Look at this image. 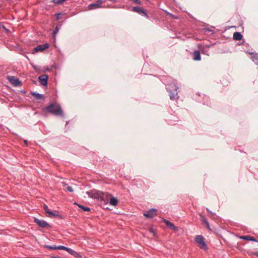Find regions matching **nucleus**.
Returning <instances> with one entry per match:
<instances>
[{
  "label": "nucleus",
  "mask_w": 258,
  "mask_h": 258,
  "mask_svg": "<svg viewBox=\"0 0 258 258\" xmlns=\"http://www.w3.org/2000/svg\"><path fill=\"white\" fill-rule=\"evenodd\" d=\"M241 239L252 241H257L256 239L251 236L246 235V236H242L240 237Z\"/></svg>",
  "instance_id": "nucleus-22"
},
{
  "label": "nucleus",
  "mask_w": 258,
  "mask_h": 258,
  "mask_svg": "<svg viewBox=\"0 0 258 258\" xmlns=\"http://www.w3.org/2000/svg\"><path fill=\"white\" fill-rule=\"evenodd\" d=\"M57 249L64 250L67 251V250H68V247L63 245H59L57 246Z\"/></svg>",
  "instance_id": "nucleus-29"
},
{
  "label": "nucleus",
  "mask_w": 258,
  "mask_h": 258,
  "mask_svg": "<svg viewBox=\"0 0 258 258\" xmlns=\"http://www.w3.org/2000/svg\"><path fill=\"white\" fill-rule=\"evenodd\" d=\"M157 215V210L155 208H152L143 214L144 217L149 219H152Z\"/></svg>",
  "instance_id": "nucleus-8"
},
{
  "label": "nucleus",
  "mask_w": 258,
  "mask_h": 258,
  "mask_svg": "<svg viewBox=\"0 0 258 258\" xmlns=\"http://www.w3.org/2000/svg\"><path fill=\"white\" fill-rule=\"evenodd\" d=\"M60 15H61V13H56L55 14V16L56 17V20H59L60 19Z\"/></svg>",
  "instance_id": "nucleus-32"
},
{
  "label": "nucleus",
  "mask_w": 258,
  "mask_h": 258,
  "mask_svg": "<svg viewBox=\"0 0 258 258\" xmlns=\"http://www.w3.org/2000/svg\"><path fill=\"white\" fill-rule=\"evenodd\" d=\"M67 251H68L69 253L75 255V254L77 253V252L75 251L74 250L68 247V250H67Z\"/></svg>",
  "instance_id": "nucleus-28"
},
{
  "label": "nucleus",
  "mask_w": 258,
  "mask_h": 258,
  "mask_svg": "<svg viewBox=\"0 0 258 258\" xmlns=\"http://www.w3.org/2000/svg\"><path fill=\"white\" fill-rule=\"evenodd\" d=\"M136 4L141 5L142 4L140 0H132Z\"/></svg>",
  "instance_id": "nucleus-33"
},
{
  "label": "nucleus",
  "mask_w": 258,
  "mask_h": 258,
  "mask_svg": "<svg viewBox=\"0 0 258 258\" xmlns=\"http://www.w3.org/2000/svg\"><path fill=\"white\" fill-rule=\"evenodd\" d=\"M169 36L170 37L172 38H175L177 37V30L175 28H173V29L172 28L169 29Z\"/></svg>",
  "instance_id": "nucleus-16"
},
{
  "label": "nucleus",
  "mask_w": 258,
  "mask_h": 258,
  "mask_svg": "<svg viewBox=\"0 0 258 258\" xmlns=\"http://www.w3.org/2000/svg\"><path fill=\"white\" fill-rule=\"evenodd\" d=\"M102 4V1L101 0H98L96 3H92L89 5L88 8L90 10L94 9L96 8H99L100 6Z\"/></svg>",
  "instance_id": "nucleus-14"
},
{
  "label": "nucleus",
  "mask_w": 258,
  "mask_h": 258,
  "mask_svg": "<svg viewBox=\"0 0 258 258\" xmlns=\"http://www.w3.org/2000/svg\"><path fill=\"white\" fill-rule=\"evenodd\" d=\"M33 220L34 222L41 228H46L47 229H50L52 228V226L44 220H40L36 217L34 218Z\"/></svg>",
  "instance_id": "nucleus-5"
},
{
  "label": "nucleus",
  "mask_w": 258,
  "mask_h": 258,
  "mask_svg": "<svg viewBox=\"0 0 258 258\" xmlns=\"http://www.w3.org/2000/svg\"><path fill=\"white\" fill-rule=\"evenodd\" d=\"M201 50H202V51H203V53H204V50H203V49H202V48H201Z\"/></svg>",
  "instance_id": "nucleus-38"
},
{
  "label": "nucleus",
  "mask_w": 258,
  "mask_h": 258,
  "mask_svg": "<svg viewBox=\"0 0 258 258\" xmlns=\"http://www.w3.org/2000/svg\"><path fill=\"white\" fill-rule=\"evenodd\" d=\"M195 241L200 248L204 250L207 249V245L205 242L204 236L201 235H197L195 238Z\"/></svg>",
  "instance_id": "nucleus-4"
},
{
  "label": "nucleus",
  "mask_w": 258,
  "mask_h": 258,
  "mask_svg": "<svg viewBox=\"0 0 258 258\" xmlns=\"http://www.w3.org/2000/svg\"><path fill=\"white\" fill-rule=\"evenodd\" d=\"M193 59L196 61H199L201 60V53L199 50H196L194 51L193 54Z\"/></svg>",
  "instance_id": "nucleus-15"
},
{
  "label": "nucleus",
  "mask_w": 258,
  "mask_h": 258,
  "mask_svg": "<svg viewBox=\"0 0 258 258\" xmlns=\"http://www.w3.org/2000/svg\"><path fill=\"white\" fill-rule=\"evenodd\" d=\"M8 80L10 83L14 87H19L22 85L21 82L15 76H9Z\"/></svg>",
  "instance_id": "nucleus-9"
},
{
  "label": "nucleus",
  "mask_w": 258,
  "mask_h": 258,
  "mask_svg": "<svg viewBox=\"0 0 258 258\" xmlns=\"http://www.w3.org/2000/svg\"><path fill=\"white\" fill-rule=\"evenodd\" d=\"M103 192L96 190H91L87 191L86 194L88 196L92 199L99 200Z\"/></svg>",
  "instance_id": "nucleus-7"
},
{
  "label": "nucleus",
  "mask_w": 258,
  "mask_h": 258,
  "mask_svg": "<svg viewBox=\"0 0 258 258\" xmlns=\"http://www.w3.org/2000/svg\"><path fill=\"white\" fill-rule=\"evenodd\" d=\"M67 190L69 192H72L74 191V189H73V187L70 186H68L67 187Z\"/></svg>",
  "instance_id": "nucleus-31"
},
{
  "label": "nucleus",
  "mask_w": 258,
  "mask_h": 258,
  "mask_svg": "<svg viewBox=\"0 0 258 258\" xmlns=\"http://www.w3.org/2000/svg\"><path fill=\"white\" fill-rule=\"evenodd\" d=\"M44 112L51 113L55 116H63V111L58 103H51L49 105L42 108Z\"/></svg>",
  "instance_id": "nucleus-1"
},
{
  "label": "nucleus",
  "mask_w": 258,
  "mask_h": 258,
  "mask_svg": "<svg viewBox=\"0 0 258 258\" xmlns=\"http://www.w3.org/2000/svg\"><path fill=\"white\" fill-rule=\"evenodd\" d=\"M48 215L50 217H58L60 219H64V217L61 215H59L58 211L57 210H55L53 212L51 211Z\"/></svg>",
  "instance_id": "nucleus-13"
},
{
  "label": "nucleus",
  "mask_w": 258,
  "mask_h": 258,
  "mask_svg": "<svg viewBox=\"0 0 258 258\" xmlns=\"http://www.w3.org/2000/svg\"><path fill=\"white\" fill-rule=\"evenodd\" d=\"M204 30V32L205 33H207V32H211V33H212V34H213V33H214V30H211V29H209V28H205V29H204V30Z\"/></svg>",
  "instance_id": "nucleus-30"
},
{
  "label": "nucleus",
  "mask_w": 258,
  "mask_h": 258,
  "mask_svg": "<svg viewBox=\"0 0 258 258\" xmlns=\"http://www.w3.org/2000/svg\"><path fill=\"white\" fill-rule=\"evenodd\" d=\"M49 47V44L47 43H45L44 44L38 45L33 50V53H35L39 51H43V50L48 48Z\"/></svg>",
  "instance_id": "nucleus-10"
},
{
  "label": "nucleus",
  "mask_w": 258,
  "mask_h": 258,
  "mask_svg": "<svg viewBox=\"0 0 258 258\" xmlns=\"http://www.w3.org/2000/svg\"><path fill=\"white\" fill-rule=\"evenodd\" d=\"M68 123H69V121L67 122V123H66V124H68Z\"/></svg>",
  "instance_id": "nucleus-39"
},
{
  "label": "nucleus",
  "mask_w": 258,
  "mask_h": 258,
  "mask_svg": "<svg viewBox=\"0 0 258 258\" xmlns=\"http://www.w3.org/2000/svg\"><path fill=\"white\" fill-rule=\"evenodd\" d=\"M207 212L210 213V214H212V215H215V213H213L212 211H211L208 208H207L206 209Z\"/></svg>",
  "instance_id": "nucleus-34"
},
{
  "label": "nucleus",
  "mask_w": 258,
  "mask_h": 258,
  "mask_svg": "<svg viewBox=\"0 0 258 258\" xmlns=\"http://www.w3.org/2000/svg\"><path fill=\"white\" fill-rule=\"evenodd\" d=\"M252 255H255L257 257H258V251H256V252H252Z\"/></svg>",
  "instance_id": "nucleus-35"
},
{
  "label": "nucleus",
  "mask_w": 258,
  "mask_h": 258,
  "mask_svg": "<svg viewBox=\"0 0 258 258\" xmlns=\"http://www.w3.org/2000/svg\"><path fill=\"white\" fill-rule=\"evenodd\" d=\"M167 91L169 93V96L171 100L175 99V97L177 95V87L174 85L168 84L166 85Z\"/></svg>",
  "instance_id": "nucleus-3"
},
{
  "label": "nucleus",
  "mask_w": 258,
  "mask_h": 258,
  "mask_svg": "<svg viewBox=\"0 0 258 258\" xmlns=\"http://www.w3.org/2000/svg\"><path fill=\"white\" fill-rule=\"evenodd\" d=\"M251 59L252 61L257 65H258V53L251 52Z\"/></svg>",
  "instance_id": "nucleus-21"
},
{
  "label": "nucleus",
  "mask_w": 258,
  "mask_h": 258,
  "mask_svg": "<svg viewBox=\"0 0 258 258\" xmlns=\"http://www.w3.org/2000/svg\"><path fill=\"white\" fill-rule=\"evenodd\" d=\"M111 197V195L110 194H109L108 192H103L102 195H101L99 201L100 202V206L103 209H108V208L107 207V205L109 202V200Z\"/></svg>",
  "instance_id": "nucleus-2"
},
{
  "label": "nucleus",
  "mask_w": 258,
  "mask_h": 258,
  "mask_svg": "<svg viewBox=\"0 0 258 258\" xmlns=\"http://www.w3.org/2000/svg\"><path fill=\"white\" fill-rule=\"evenodd\" d=\"M163 222L166 225L167 227L169 228L170 229L174 230H177V227L175 226L172 223L170 222L169 221L163 219L162 220Z\"/></svg>",
  "instance_id": "nucleus-12"
},
{
  "label": "nucleus",
  "mask_w": 258,
  "mask_h": 258,
  "mask_svg": "<svg viewBox=\"0 0 258 258\" xmlns=\"http://www.w3.org/2000/svg\"><path fill=\"white\" fill-rule=\"evenodd\" d=\"M242 35L240 32H236L234 33L233 38L235 40H240L242 39Z\"/></svg>",
  "instance_id": "nucleus-20"
},
{
  "label": "nucleus",
  "mask_w": 258,
  "mask_h": 258,
  "mask_svg": "<svg viewBox=\"0 0 258 258\" xmlns=\"http://www.w3.org/2000/svg\"><path fill=\"white\" fill-rule=\"evenodd\" d=\"M48 76L47 75H42L38 77V80L40 84L44 86H47L48 84Z\"/></svg>",
  "instance_id": "nucleus-11"
},
{
  "label": "nucleus",
  "mask_w": 258,
  "mask_h": 258,
  "mask_svg": "<svg viewBox=\"0 0 258 258\" xmlns=\"http://www.w3.org/2000/svg\"><path fill=\"white\" fill-rule=\"evenodd\" d=\"M44 247L47 248L49 249H57V246L54 245V246H50L48 245H44Z\"/></svg>",
  "instance_id": "nucleus-25"
},
{
  "label": "nucleus",
  "mask_w": 258,
  "mask_h": 258,
  "mask_svg": "<svg viewBox=\"0 0 258 258\" xmlns=\"http://www.w3.org/2000/svg\"><path fill=\"white\" fill-rule=\"evenodd\" d=\"M66 1L67 0H52V2L55 4L59 5L62 4Z\"/></svg>",
  "instance_id": "nucleus-27"
},
{
  "label": "nucleus",
  "mask_w": 258,
  "mask_h": 258,
  "mask_svg": "<svg viewBox=\"0 0 258 258\" xmlns=\"http://www.w3.org/2000/svg\"><path fill=\"white\" fill-rule=\"evenodd\" d=\"M131 11L134 12H136L139 14L146 17L147 19H149L150 18L149 15L147 14L146 10L142 7H133Z\"/></svg>",
  "instance_id": "nucleus-6"
},
{
  "label": "nucleus",
  "mask_w": 258,
  "mask_h": 258,
  "mask_svg": "<svg viewBox=\"0 0 258 258\" xmlns=\"http://www.w3.org/2000/svg\"><path fill=\"white\" fill-rule=\"evenodd\" d=\"M59 27L58 26H56L53 31V35L54 39L55 38L56 34L58 33L59 31Z\"/></svg>",
  "instance_id": "nucleus-24"
},
{
  "label": "nucleus",
  "mask_w": 258,
  "mask_h": 258,
  "mask_svg": "<svg viewBox=\"0 0 258 258\" xmlns=\"http://www.w3.org/2000/svg\"><path fill=\"white\" fill-rule=\"evenodd\" d=\"M201 218H202L201 221L202 222V223L205 225L206 227L208 229L210 230L209 223L208 222V221L207 219L206 218V217L204 216H202Z\"/></svg>",
  "instance_id": "nucleus-19"
},
{
  "label": "nucleus",
  "mask_w": 258,
  "mask_h": 258,
  "mask_svg": "<svg viewBox=\"0 0 258 258\" xmlns=\"http://www.w3.org/2000/svg\"><path fill=\"white\" fill-rule=\"evenodd\" d=\"M31 94L36 99L44 100L45 96L44 95L36 92H31Z\"/></svg>",
  "instance_id": "nucleus-17"
},
{
  "label": "nucleus",
  "mask_w": 258,
  "mask_h": 258,
  "mask_svg": "<svg viewBox=\"0 0 258 258\" xmlns=\"http://www.w3.org/2000/svg\"><path fill=\"white\" fill-rule=\"evenodd\" d=\"M210 47V45H207V48L208 49Z\"/></svg>",
  "instance_id": "nucleus-37"
},
{
  "label": "nucleus",
  "mask_w": 258,
  "mask_h": 258,
  "mask_svg": "<svg viewBox=\"0 0 258 258\" xmlns=\"http://www.w3.org/2000/svg\"><path fill=\"white\" fill-rule=\"evenodd\" d=\"M43 208L44 210L45 213L48 214H49V212H51V211L49 209L48 207L46 204L43 205Z\"/></svg>",
  "instance_id": "nucleus-26"
},
{
  "label": "nucleus",
  "mask_w": 258,
  "mask_h": 258,
  "mask_svg": "<svg viewBox=\"0 0 258 258\" xmlns=\"http://www.w3.org/2000/svg\"><path fill=\"white\" fill-rule=\"evenodd\" d=\"M80 208L82 209L84 211L90 212L91 211V209L89 207L84 206L83 205L80 204H77L75 203Z\"/></svg>",
  "instance_id": "nucleus-23"
},
{
  "label": "nucleus",
  "mask_w": 258,
  "mask_h": 258,
  "mask_svg": "<svg viewBox=\"0 0 258 258\" xmlns=\"http://www.w3.org/2000/svg\"><path fill=\"white\" fill-rule=\"evenodd\" d=\"M50 258H61L58 256H51Z\"/></svg>",
  "instance_id": "nucleus-36"
},
{
  "label": "nucleus",
  "mask_w": 258,
  "mask_h": 258,
  "mask_svg": "<svg viewBox=\"0 0 258 258\" xmlns=\"http://www.w3.org/2000/svg\"><path fill=\"white\" fill-rule=\"evenodd\" d=\"M118 202L117 198L114 197H111L109 200V204L113 206H116L118 204Z\"/></svg>",
  "instance_id": "nucleus-18"
}]
</instances>
